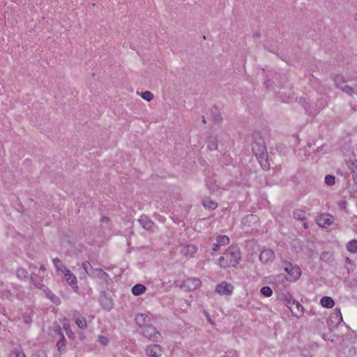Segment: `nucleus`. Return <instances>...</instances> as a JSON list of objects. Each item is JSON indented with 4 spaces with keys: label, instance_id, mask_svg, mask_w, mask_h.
<instances>
[{
    "label": "nucleus",
    "instance_id": "obj_20",
    "mask_svg": "<svg viewBox=\"0 0 357 357\" xmlns=\"http://www.w3.org/2000/svg\"><path fill=\"white\" fill-rule=\"evenodd\" d=\"M145 291H146L145 286L143 284H135L132 288V293L135 296H139V295L142 294L143 293H144Z\"/></svg>",
    "mask_w": 357,
    "mask_h": 357
},
{
    "label": "nucleus",
    "instance_id": "obj_33",
    "mask_svg": "<svg viewBox=\"0 0 357 357\" xmlns=\"http://www.w3.org/2000/svg\"><path fill=\"white\" fill-rule=\"evenodd\" d=\"M32 357H47V356L43 351H38Z\"/></svg>",
    "mask_w": 357,
    "mask_h": 357
},
{
    "label": "nucleus",
    "instance_id": "obj_13",
    "mask_svg": "<svg viewBox=\"0 0 357 357\" xmlns=\"http://www.w3.org/2000/svg\"><path fill=\"white\" fill-rule=\"evenodd\" d=\"M294 217L296 220L301 221L302 226L304 229L308 227L307 222L306 221V213L304 211L297 209L294 211Z\"/></svg>",
    "mask_w": 357,
    "mask_h": 357
},
{
    "label": "nucleus",
    "instance_id": "obj_37",
    "mask_svg": "<svg viewBox=\"0 0 357 357\" xmlns=\"http://www.w3.org/2000/svg\"><path fill=\"white\" fill-rule=\"evenodd\" d=\"M20 272L25 273V271H24V269H19V270L17 271L18 274H19Z\"/></svg>",
    "mask_w": 357,
    "mask_h": 357
},
{
    "label": "nucleus",
    "instance_id": "obj_8",
    "mask_svg": "<svg viewBox=\"0 0 357 357\" xmlns=\"http://www.w3.org/2000/svg\"><path fill=\"white\" fill-rule=\"evenodd\" d=\"M197 251V247L191 244L182 245L180 250L181 254L185 258H190L194 257Z\"/></svg>",
    "mask_w": 357,
    "mask_h": 357
},
{
    "label": "nucleus",
    "instance_id": "obj_3",
    "mask_svg": "<svg viewBox=\"0 0 357 357\" xmlns=\"http://www.w3.org/2000/svg\"><path fill=\"white\" fill-rule=\"evenodd\" d=\"M144 337L152 342H158L161 338L160 333L152 325L147 326L142 330Z\"/></svg>",
    "mask_w": 357,
    "mask_h": 357
},
{
    "label": "nucleus",
    "instance_id": "obj_31",
    "mask_svg": "<svg viewBox=\"0 0 357 357\" xmlns=\"http://www.w3.org/2000/svg\"><path fill=\"white\" fill-rule=\"evenodd\" d=\"M349 167L352 172H355L357 169V160H354L350 162V164L348 165Z\"/></svg>",
    "mask_w": 357,
    "mask_h": 357
},
{
    "label": "nucleus",
    "instance_id": "obj_19",
    "mask_svg": "<svg viewBox=\"0 0 357 357\" xmlns=\"http://www.w3.org/2000/svg\"><path fill=\"white\" fill-rule=\"evenodd\" d=\"M56 347H57V350L60 354H61L66 351V339H65L63 335H61V339L57 342Z\"/></svg>",
    "mask_w": 357,
    "mask_h": 357
},
{
    "label": "nucleus",
    "instance_id": "obj_17",
    "mask_svg": "<svg viewBox=\"0 0 357 357\" xmlns=\"http://www.w3.org/2000/svg\"><path fill=\"white\" fill-rule=\"evenodd\" d=\"M301 269L298 266H291V282L298 280L301 276Z\"/></svg>",
    "mask_w": 357,
    "mask_h": 357
},
{
    "label": "nucleus",
    "instance_id": "obj_36",
    "mask_svg": "<svg viewBox=\"0 0 357 357\" xmlns=\"http://www.w3.org/2000/svg\"><path fill=\"white\" fill-rule=\"evenodd\" d=\"M63 328L66 330V333L68 334V330L69 326H67L66 324H63Z\"/></svg>",
    "mask_w": 357,
    "mask_h": 357
},
{
    "label": "nucleus",
    "instance_id": "obj_11",
    "mask_svg": "<svg viewBox=\"0 0 357 357\" xmlns=\"http://www.w3.org/2000/svg\"><path fill=\"white\" fill-rule=\"evenodd\" d=\"M89 276L92 278H100L105 282H107L109 279V275L101 268H92L91 273H89Z\"/></svg>",
    "mask_w": 357,
    "mask_h": 357
},
{
    "label": "nucleus",
    "instance_id": "obj_34",
    "mask_svg": "<svg viewBox=\"0 0 357 357\" xmlns=\"http://www.w3.org/2000/svg\"><path fill=\"white\" fill-rule=\"evenodd\" d=\"M217 146H218V145H217V144H216V143H213V144H208V149H209L211 151H212V150H213V149H217Z\"/></svg>",
    "mask_w": 357,
    "mask_h": 357
},
{
    "label": "nucleus",
    "instance_id": "obj_1",
    "mask_svg": "<svg viewBox=\"0 0 357 357\" xmlns=\"http://www.w3.org/2000/svg\"><path fill=\"white\" fill-rule=\"evenodd\" d=\"M252 149L261 167L264 170L269 169L271 164L267 157V151L264 140L261 137H255Z\"/></svg>",
    "mask_w": 357,
    "mask_h": 357
},
{
    "label": "nucleus",
    "instance_id": "obj_41",
    "mask_svg": "<svg viewBox=\"0 0 357 357\" xmlns=\"http://www.w3.org/2000/svg\"><path fill=\"white\" fill-rule=\"evenodd\" d=\"M354 19H355L356 21H357V13L355 15Z\"/></svg>",
    "mask_w": 357,
    "mask_h": 357
},
{
    "label": "nucleus",
    "instance_id": "obj_23",
    "mask_svg": "<svg viewBox=\"0 0 357 357\" xmlns=\"http://www.w3.org/2000/svg\"><path fill=\"white\" fill-rule=\"evenodd\" d=\"M347 249L352 253L357 252V240H351L347 244Z\"/></svg>",
    "mask_w": 357,
    "mask_h": 357
},
{
    "label": "nucleus",
    "instance_id": "obj_29",
    "mask_svg": "<svg viewBox=\"0 0 357 357\" xmlns=\"http://www.w3.org/2000/svg\"><path fill=\"white\" fill-rule=\"evenodd\" d=\"M141 96L147 101H151L153 98V94L149 91L142 93Z\"/></svg>",
    "mask_w": 357,
    "mask_h": 357
},
{
    "label": "nucleus",
    "instance_id": "obj_21",
    "mask_svg": "<svg viewBox=\"0 0 357 357\" xmlns=\"http://www.w3.org/2000/svg\"><path fill=\"white\" fill-rule=\"evenodd\" d=\"M202 203L204 208L208 209H215L218 207V203L209 198L204 199Z\"/></svg>",
    "mask_w": 357,
    "mask_h": 357
},
{
    "label": "nucleus",
    "instance_id": "obj_38",
    "mask_svg": "<svg viewBox=\"0 0 357 357\" xmlns=\"http://www.w3.org/2000/svg\"><path fill=\"white\" fill-rule=\"evenodd\" d=\"M355 96H357V84L355 85Z\"/></svg>",
    "mask_w": 357,
    "mask_h": 357
},
{
    "label": "nucleus",
    "instance_id": "obj_28",
    "mask_svg": "<svg viewBox=\"0 0 357 357\" xmlns=\"http://www.w3.org/2000/svg\"><path fill=\"white\" fill-rule=\"evenodd\" d=\"M82 266L84 270L85 273L89 275V273H91V271H92L93 268L89 261H83L82 264Z\"/></svg>",
    "mask_w": 357,
    "mask_h": 357
},
{
    "label": "nucleus",
    "instance_id": "obj_16",
    "mask_svg": "<svg viewBox=\"0 0 357 357\" xmlns=\"http://www.w3.org/2000/svg\"><path fill=\"white\" fill-rule=\"evenodd\" d=\"M139 222L146 230H150L153 227V222L145 215H142L140 217Z\"/></svg>",
    "mask_w": 357,
    "mask_h": 357
},
{
    "label": "nucleus",
    "instance_id": "obj_2",
    "mask_svg": "<svg viewBox=\"0 0 357 357\" xmlns=\"http://www.w3.org/2000/svg\"><path fill=\"white\" fill-rule=\"evenodd\" d=\"M241 259L240 252L237 248L229 247L218 260V264L223 268L236 267Z\"/></svg>",
    "mask_w": 357,
    "mask_h": 357
},
{
    "label": "nucleus",
    "instance_id": "obj_32",
    "mask_svg": "<svg viewBox=\"0 0 357 357\" xmlns=\"http://www.w3.org/2000/svg\"><path fill=\"white\" fill-rule=\"evenodd\" d=\"M98 340L99 342L103 346H106L109 342L108 339L104 336H100Z\"/></svg>",
    "mask_w": 357,
    "mask_h": 357
},
{
    "label": "nucleus",
    "instance_id": "obj_6",
    "mask_svg": "<svg viewBox=\"0 0 357 357\" xmlns=\"http://www.w3.org/2000/svg\"><path fill=\"white\" fill-rule=\"evenodd\" d=\"M202 285L199 278H190L183 281V286L187 291H194Z\"/></svg>",
    "mask_w": 357,
    "mask_h": 357
},
{
    "label": "nucleus",
    "instance_id": "obj_14",
    "mask_svg": "<svg viewBox=\"0 0 357 357\" xmlns=\"http://www.w3.org/2000/svg\"><path fill=\"white\" fill-rule=\"evenodd\" d=\"M291 305H296V309L294 311L291 310V314L295 317L299 318L301 317L304 314V307L301 305L298 301L291 298Z\"/></svg>",
    "mask_w": 357,
    "mask_h": 357
},
{
    "label": "nucleus",
    "instance_id": "obj_15",
    "mask_svg": "<svg viewBox=\"0 0 357 357\" xmlns=\"http://www.w3.org/2000/svg\"><path fill=\"white\" fill-rule=\"evenodd\" d=\"M73 319H74L77 326L80 329H84L86 328L87 323H86V319L83 317L80 316L78 313L75 312L73 314Z\"/></svg>",
    "mask_w": 357,
    "mask_h": 357
},
{
    "label": "nucleus",
    "instance_id": "obj_22",
    "mask_svg": "<svg viewBox=\"0 0 357 357\" xmlns=\"http://www.w3.org/2000/svg\"><path fill=\"white\" fill-rule=\"evenodd\" d=\"M216 241L219 244V245L224 246L229 243L230 239L227 236L220 235L217 237Z\"/></svg>",
    "mask_w": 357,
    "mask_h": 357
},
{
    "label": "nucleus",
    "instance_id": "obj_25",
    "mask_svg": "<svg viewBox=\"0 0 357 357\" xmlns=\"http://www.w3.org/2000/svg\"><path fill=\"white\" fill-rule=\"evenodd\" d=\"M260 292L263 296L266 297H270L273 295V290L268 286H264L261 287L260 289Z\"/></svg>",
    "mask_w": 357,
    "mask_h": 357
},
{
    "label": "nucleus",
    "instance_id": "obj_7",
    "mask_svg": "<svg viewBox=\"0 0 357 357\" xmlns=\"http://www.w3.org/2000/svg\"><path fill=\"white\" fill-rule=\"evenodd\" d=\"M233 290L232 284L227 282H222L215 287V291L220 295H231Z\"/></svg>",
    "mask_w": 357,
    "mask_h": 357
},
{
    "label": "nucleus",
    "instance_id": "obj_40",
    "mask_svg": "<svg viewBox=\"0 0 357 357\" xmlns=\"http://www.w3.org/2000/svg\"><path fill=\"white\" fill-rule=\"evenodd\" d=\"M284 271H285L287 273H289V269H288V268H287V267H285V268H284Z\"/></svg>",
    "mask_w": 357,
    "mask_h": 357
},
{
    "label": "nucleus",
    "instance_id": "obj_10",
    "mask_svg": "<svg viewBox=\"0 0 357 357\" xmlns=\"http://www.w3.org/2000/svg\"><path fill=\"white\" fill-rule=\"evenodd\" d=\"M275 259V253L272 250L266 249L263 250L260 255L259 259L264 264L272 262Z\"/></svg>",
    "mask_w": 357,
    "mask_h": 357
},
{
    "label": "nucleus",
    "instance_id": "obj_18",
    "mask_svg": "<svg viewBox=\"0 0 357 357\" xmlns=\"http://www.w3.org/2000/svg\"><path fill=\"white\" fill-rule=\"evenodd\" d=\"M321 304L323 307H327V308H331L334 306L335 302L333 299L331 297L329 296H324L321 299Z\"/></svg>",
    "mask_w": 357,
    "mask_h": 357
},
{
    "label": "nucleus",
    "instance_id": "obj_5",
    "mask_svg": "<svg viewBox=\"0 0 357 357\" xmlns=\"http://www.w3.org/2000/svg\"><path fill=\"white\" fill-rule=\"evenodd\" d=\"M334 218L330 214L324 213L321 215L317 217L316 222L317 224L324 228H326L329 227L333 222Z\"/></svg>",
    "mask_w": 357,
    "mask_h": 357
},
{
    "label": "nucleus",
    "instance_id": "obj_26",
    "mask_svg": "<svg viewBox=\"0 0 357 357\" xmlns=\"http://www.w3.org/2000/svg\"><path fill=\"white\" fill-rule=\"evenodd\" d=\"M53 263H54V266L57 269V271H61L63 273L62 269H63V268H66V267L64 264H63L61 261L58 258H55L53 259Z\"/></svg>",
    "mask_w": 357,
    "mask_h": 357
},
{
    "label": "nucleus",
    "instance_id": "obj_24",
    "mask_svg": "<svg viewBox=\"0 0 357 357\" xmlns=\"http://www.w3.org/2000/svg\"><path fill=\"white\" fill-rule=\"evenodd\" d=\"M355 86H351L349 85H344L341 87V89L343 92L347 93L350 96H355Z\"/></svg>",
    "mask_w": 357,
    "mask_h": 357
},
{
    "label": "nucleus",
    "instance_id": "obj_9",
    "mask_svg": "<svg viewBox=\"0 0 357 357\" xmlns=\"http://www.w3.org/2000/svg\"><path fill=\"white\" fill-rule=\"evenodd\" d=\"M62 270L63 276L68 284L73 288L77 289V280L76 276L67 268H63Z\"/></svg>",
    "mask_w": 357,
    "mask_h": 357
},
{
    "label": "nucleus",
    "instance_id": "obj_30",
    "mask_svg": "<svg viewBox=\"0 0 357 357\" xmlns=\"http://www.w3.org/2000/svg\"><path fill=\"white\" fill-rule=\"evenodd\" d=\"M10 357H26L22 351L15 349L11 351Z\"/></svg>",
    "mask_w": 357,
    "mask_h": 357
},
{
    "label": "nucleus",
    "instance_id": "obj_35",
    "mask_svg": "<svg viewBox=\"0 0 357 357\" xmlns=\"http://www.w3.org/2000/svg\"><path fill=\"white\" fill-rule=\"evenodd\" d=\"M220 247V245H219V244L218 243H216L213 245V250L218 251L219 250Z\"/></svg>",
    "mask_w": 357,
    "mask_h": 357
},
{
    "label": "nucleus",
    "instance_id": "obj_12",
    "mask_svg": "<svg viewBox=\"0 0 357 357\" xmlns=\"http://www.w3.org/2000/svg\"><path fill=\"white\" fill-rule=\"evenodd\" d=\"M150 317L146 314H137L135 317L136 324L142 329L149 326Z\"/></svg>",
    "mask_w": 357,
    "mask_h": 357
},
{
    "label": "nucleus",
    "instance_id": "obj_39",
    "mask_svg": "<svg viewBox=\"0 0 357 357\" xmlns=\"http://www.w3.org/2000/svg\"><path fill=\"white\" fill-rule=\"evenodd\" d=\"M279 299L280 300H284V298L283 296H279Z\"/></svg>",
    "mask_w": 357,
    "mask_h": 357
},
{
    "label": "nucleus",
    "instance_id": "obj_27",
    "mask_svg": "<svg viewBox=\"0 0 357 357\" xmlns=\"http://www.w3.org/2000/svg\"><path fill=\"white\" fill-rule=\"evenodd\" d=\"M324 182L326 185L332 186L335 183V177L333 175H326L324 178Z\"/></svg>",
    "mask_w": 357,
    "mask_h": 357
},
{
    "label": "nucleus",
    "instance_id": "obj_4",
    "mask_svg": "<svg viewBox=\"0 0 357 357\" xmlns=\"http://www.w3.org/2000/svg\"><path fill=\"white\" fill-rule=\"evenodd\" d=\"M145 354L150 357H160L163 353L162 347L157 344H151L146 347Z\"/></svg>",
    "mask_w": 357,
    "mask_h": 357
}]
</instances>
